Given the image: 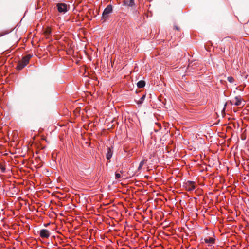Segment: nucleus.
Instances as JSON below:
<instances>
[{"label":"nucleus","mask_w":249,"mask_h":249,"mask_svg":"<svg viewBox=\"0 0 249 249\" xmlns=\"http://www.w3.org/2000/svg\"><path fill=\"white\" fill-rule=\"evenodd\" d=\"M31 57L32 56L30 54L23 57L22 60L18 62L17 69L19 70L22 69L28 64Z\"/></svg>","instance_id":"nucleus-1"},{"label":"nucleus","mask_w":249,"mask_h":249,"mask_svg":"<svg viewBox=\"0 0 249 249\" xmlns=\"http://www.w3.org/2000/svg\"><path fill=\"white\" fill-rule=\"evenodd\" d=\"M112 12V7L111 5H108L104 9L102 16V20L104 21H106L108 18V15L111 13Z\"/></svg>","instance_id":"nucleus-2"},{"label":"nucleus","mask_w":249,"mask_h":249,"mask_svg":"<svg viewBox=\"0 0 249 249\" xmlns=\"http://www.w3.org/2000/svg\"><path fill=\"white\" fill-rule=\"evenodd\" d=\"M184 186L186 188L187 191H193L195 189V182L191 181H186L184 184Z\"/></svg>","instance_id":"nucleus-3"},{"label":"nucleus","mask_w":249,"mask_h":249,"mask_svg":"<svg viewBox=\"0 0 249 249\" xmlns=\"http://www.w3.org/2000/svg\"><path fill=\"white\" fill-rule=\"evenodd\" d=\"M242 102V98L241 96H236L234 99H232L230 101V103L232 105H234L236 106H239L241 105Z\"/></svg>","instance_id":"nucleus-4"},{"label":"nucleus","mask_w":249,"mask_h":249,"mask_svg":"<svg viewBox=\"0 0 249 249\" xmlns=\"http://www.w3.org/2000/svg\"><path fill=\"white\" fill-rule=\"evenodd\" d=\"M57 7L58 11L60 13H66L68 11L67 5L64 3L57 4Z\"/></svg>","instance_id":"nucleus-5"},{"label":"nucleus","mask_w":249,"mask_h":249,"mask_svg":"<svg viewBox=\"0 0 249 249\" xmlns=\"http://www.w3.org/2000/svg\"><path fill=\"white\" fill-rule=\"evenodd\" d=\"M39 235L42 238H48L50 237V233L48 230L42 229L40 231Z\"/></svg>","instance_id":"nucleus-6"},{"label":"nucleus","mask_w":249,"mask_h":249,"mask_svg":"<svg viewBox=\"0 0 249 249\" xmlns=\"http://www.w3.org/2000/svg\"><path fill=\"white\" fill-rule=\"evenodd\" d=\"M204 242L207 244L208 246H212L214 243V239L213 237H209L208 238H204Z\"/></svg>","instance_id":"nucleus-7"},{"label":"nucleus","mask_w":249,"mask_h":249,"mask_svg":"<svg viewBox=\"0 0 249 249\" xmlns=\"http://www.w3.org/2000/svg\"><path fill=\"white\" fill-rule=\"evenodd\" d=\"M113 154V149L111 147H109L107 148V152L106 154V158L107 160H109L112 156Z\"/></svg>","instance_id":"nucleus-8"},{"label":"nucleus","mask_w":249,"mask_h":249,"mask_svg":"<svg viewBox=\"0 0 249 249\" xmlns=\"http://www.w3.org/2000/svg\"><path fill=\"white\" fill-rule=\"evenodd\" d=\"M125 4L129 7H132L134 5V0H129L125 2Z\"/></svg>","instance_id":"nucleus-9"},{"label":"nucleus","mask_w":249,"mask_h":249,"mask_svg":"<svg viewBox=\"0 0 249 249\" xmlns=\"http://www.w3.org/2000/svg\"><path fill=\"white\" fill-rule=\"evenodd\" d=\"M137 87L139 88H143L145 85V83L144 81L141 80L139 81L137 83Z\"/></svg>","instance_id":"nucleus-10"},{"label":"nucleus","mask_w":249,"mask_h":249,"mask_svg":"<svg viewBox=\"0 0 249 249\" xmlns=\"http://www.w3.org/2000/svg\"><path fill=\"white\" fill-rule=\"evenodd\" d=\"M145 98V95H142V96L140 98V100L137 102V104H142L143 100H144Z\"/></svg>","instance_id":"nucleus-11"},{"label":"nucleus","mask_w":249,"mask_h":249,"mask_svg":"<svg viewBox=\"0 0 249 249\" xmlns=\"http://www.w3.org/2000/svg\"><path fill=\"white\" fill-rule=\"evenodd\" d=\"M227 80L230 83H233L234 81L233 77L231 76L228 77Z\"/></svg>","instance_id":"nucleus-12"},{"label":"nucleus","mask_w":249,"mask_h":249,"mask_svg":"<svg viewBox=\"0 0 249 249\" xmlns=\"http://www.w3.org/2000/svg\"><path fill=\"white\" fill-rule=\"evenodd\" d=\"M147 159H143L140 162V164L142 166L147 162Z\"/></svg>","instance_id":"nucleus-13"},{"label":"nucleus","mask_w":249,"mask_h":249,"mask_svg":"<svg viewBox=\"0 0 249 249\" xmlns=\"http://www.w3.org/2000/svg\"><path fill=\"white\" fill-rule=\"evenodd\" d=\"M0 168L1 169V171L2 173H4L5 172V168L3 167V166L1 165L0 167Z\"/></svg>","instance_id":"nucleus-14"},{"label":"nucleus","mask_w":249,"mask_h":249,"mask_svg":"<svg viewBox=\"0 0 249 249\" xmlns=\"http://www.w3.org/2000/svg\"><path fill=\"white\" fill-rule=\"evenodd\" d=\"M115 177L116 178H121V175L119 173H115Z\"/></svg>","instance_id":"nucleus-15"},{"label":"nucleus","mask_w":249,"mask_h":249,"mask_svg":"<svg viewBox=\"0 0 249 249\" xmlns=\"http://www.w3.org/2000/svg\"><path fill=\"white\" fill-rule=\"evenodd\" d=\"M46 33H47V34H50V33H51V30H50V29H47V31H46Z\"/></svg>","instance_id":"nucleus-16"},{"label":"nucleus","mask_w":249,"mask_h":249,"mask_svg":"<svg viewBox=\"0 0 249 249\" xmlns=\"http://www.w3.org/2000/svg\"><path fill=\"white\" fill-rule=\"evenodd\" d=\"M142 167V165H141L140 164H139V167H138V170H141Z\"/></svg>","instance_id":"nucleus-17"},{"label":"nucleus","mask_w":249,"mask_h":249,"mask_svg":"<svg viewBox=\"0 0 249 249\" xmlns=\"http://www.w3.org/2000/svg\"><path fill=\"white\" fill-rule=\"evenodd\" d=\"M175 28H176V30H179L178 28V27H177V26H175Z\"/></svg>","instance_id":"nucleus-18"}]
</instances>
